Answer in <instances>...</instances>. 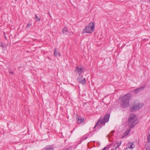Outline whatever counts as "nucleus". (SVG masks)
Returning <instances> with one entry per match:
<instances>
[{
    "label": "nucleus",
    "instance_id": "nucleus-1",
    "mask_svg": "<svg viewBox=\"0 0 150 150\" xmlns=\"http://www.w3.org/2000/svg\"><path fill=\"white\" fill-rule=\"evenodd\" d=\"M130 99V95L127 94L123 96L121 99L120 105L123 108H128L129 105Z\"/></svg>",
    "mask_w": 150,
    "mask_h": 150
},
{
    "label": "nucleus",
    "instance_id": "nucleus-2",
    "mask_svg": "<svg viewBox=\"0 0 150 150\" xmlns=\"http://www.w3.org/2000/svg\"><path fill=\"white\" fill-rule=\"evenodd\" d=\"M137 120L136 116L133 114H131L128 119L129 126L130 128L134 126L137 123H135Z\"/></svg>",
    "mask_w": 150,
    "mask_h": 150
},
{
    "label": "nucleus",
    "instance_id": "nucleus-3",
    "mask_svg": "<svg viewBox=\"0 0 150 150\" xmlns=\"http://www.w3.org/2000/svg\"><path fill=\"white\" fill-rule=\"evenodd\" d=\"M95 25V23L93 22L90 23L83 29V32L89 33H92L94 30Z\"/></svg>",
    "mask_w": 150,
    "mask_h": 150
},
{
    "label": "nucleus",
    "instance_id": "nucleus-4",
    "mask_svg": "<svg viewBox=\"0 0 150 150\" xmlns=\"http://www.w3.org/2000/svg\"><path fill=\"white\" fill-rule=\"evenodd\" d=\"M143 106V103H139L138 100L134 101L133 106L130 108L131 112H134L139 110Z\"/></svg>",
    "mask_w": 150,
    "mask_h": 150
},
{
    "label": "nucleus",
    "instance_id": "nucleus-5",
    "mask_svg": "<svg viewBox=\"0 0 150 150\" xmlns=\"http://www.w3.org/2000/svg\"><path fill=\"white\" fill-rule=\"evenodd\" d=\"M110 117V114H106L104 116L103 118H102V117H100V119H101L100 122V123L98 126V127H100L101 125H104L106 122H108Z\"/></svg>",
    "mask_w": 150,
    "mask_h": 150
},
{
    "label": "nucleus",
    "instance_id": "nucleus-6",
    "mask_svg": "<svg viewBox=\"0 0 150 150\" xmlns=\"http://www.w3.org/2000/svg\"><path fill=\"white\" fill-rule=\"evenodd\" d=\"M77 81L82 84H84L86 83L85 78H83L81 75H79V77L77 79Z\"/></svg>",
    "mask_w": 150,
    "mask_h": 150
},
{
    "label": "nucleus",
    "instance_id": "nucleus-7",
    "mask_svg": "<svg viewBox=\"0 0 150 150\" xmlns=\"http://www.w3.org/2000/svg\"><path fill=\"white\" fill-rule=\"evenodd\" d=\"M75 72H77L79 75H81L83 72V68L78 66L76 67V68L75 70Z\"/></svg>",
    "mask_w": 150,
    "mask_h": 150
},
{
    "label": "nucleus",
    "instance_id": "nucleus-8",
    "mask_svg": "<svg viewBox=\"0 0 150 150\" xmlns=\"http://www.w3.org/2000/svg\"><path fill=\"white\" fill-rule=\"evenodd\" d=\"M76 119L77 120V122L78 124L83 123L84 122V119L81 118L80 117H77L76 118Z\"/></svg>",
    "mask_w": 150,
    "mask_h": 150
},
{
    "label": "nucleus",
    "instance_id": "nucleus-9",
    "mask_svg": "<svg viewBox=\"0 0 150 150\" xmlns=\"http://www.w3.org/2000/svg\"><path fill=\"white\" fill-rule=\"evenodd\" d=\"M63 33L65 35H70V33L68 31V29L67 28H64L62 29Z\"/></svg>",
    "mask_w": 150,
    "mask_h": 150
},
{
    "label": "nucleus",
    "instance_id": "nucleus-10",
    "mask_svg": "<svg viewBox=\"0 0 150 150\" xmlns=\"http://www.w3.org/2000/svg\"><path fill=\"white\" fill-rule=\"evenodd\" d=\"M127 146L129 148H130L132 149L134 148V143L133 142H129L127 144Z\"/></svg>",
    "mask_w": 150,
    "mask_h": 150
},
{
    "label": "nucleus",
    "instance_id": "nucleus-11",
    "mask_svg": "<svg viewBox=\"0 0 150 150\" xmlns=\"http://www.w3.org/2000/svg\"><path fill=\"white\" fill-rule=\"evenodd\" d=\"M144 87H141L137 88L134 90V92L135 93H137L138 92L143 90Z\"/></svg>",
    "mask_w": 150,
    "mask_h": 150
},
{
    "label": "nucleus",
    "instance_id": "nucleus-12",
    "mask_svg": "<svg viewBox=\"0 0 150 150\" xmlns=\"http://www.w3.org/2000/svg\"><path fill=\"white\" fill-rule=\"evenodd\" d=\"M130 129L131 128H130L129 130H126L124 133V135L122 137V138H124L125 136H127L129 134L130 130Z\"/></svg>",
    "mask_w": 150,
    "mask_h": 150
},
{
    "label": "nucleus",
    "instance_id": "nucleus-13",
    "mask_svg": "<svg viewBox=\"0 0 150 150\" xmlns=\"http://www.w3.org/2000/svg\"><path fill=\"white\" fill-rule=\"evenodd\" d=\"M54 55L56 57L57 56H61V54L59 52H58L57 51V48H54Z\"/></svg>",
    "mask_w": 150,
    "mask_h": 150
},
{
    "label": "nucleus",
    "instance_id": "nucleus-14",
    "mask_svg": "<svg viewBox=\"0 0 150 150\" xmlns=\"http://www.w3.org/2000/svg\"><path fill=\"white\" fill-rule=\"evenodd\" d=\"M53 149L50 146H47L45 147L44 149V150H53Z\"/></svg>",
    "mask_w": 150,
    "mask_h": 150
},
{
    "label": "nucleus",
    "instance_id": "nucleus-15",
    "mask_svg": "<svg viewBox=\"0 0 150 150\" xmlns=\"http://www.w3.org/2000/svg\"><path fill=\"white\" fill-rule=\"evenodd\" d=\"M117 147V144H115L113 146V148L111 149V150H116Z\"/></svg>",
    "mask_w": 150,
    "mask_h": 150
},
{
    "label": "nucleus",
    "instance_id": "nucleus-16",
    "mask_svg": "<svg viewBox=\"0 0 150 150\" xmlns=\"http://www.w3.org/2000/svg\"><path fill=\"white\" fill-rule=\"evenodd\" d=\"M101 119H99L97 121L96 123V124L95 126L94 127L93 129L96 128V127L97 126V125H98V123L100 122V120H101Z\"/></svg>",
    "mask_w": 150,
    "mask_h": 150
},
{
    "label": "nucleus",
    "instance_id": "nucleus-17",
    "mask_svg": "<svg viewBox=\"0 0 150 150\" xmlns=\"http://www.w3.org/2000/svg\"><path fill=\"white\" fill-rule=\"evenodd\" d=\"M0 46L2 47H5V45L3 43V42H0Z\"/></svg>",
    "mask_w": 150,
    "mask_h": 150
},
{
    "label": "nucleus",
    "instance_id": "nucleus-18",
    "mask_svg": "<svg viewBox=\"0 0 150 150\" xmlns=\"http://www.w3.org/2000/svg\"><path fill=\"white\" fill-rule=\"evenodd\" d=\"M35 17L36 19V21H40V19L39 18L37 15H35Z\"/></svg>",
    "mask_w": 150,
    "mask_h": 150
},
{
    "label": "nucleus",
    "instance_id": "nucleus-19",
    "mask_svg": "<svg viewBox=\"0 0 150 150\" xmlns=\"http://www.w3.org/2000/svg\"><path fill=\"white\" fill-rule=\"evenodd\" d=\"M120 141V143L117 142V143L116 144H117V147H118V146H120L121 144L122 141Z\"/></svg>",
    "mask_w": 150,
    "mask_h": 150
},
{
    "label": "nucleus",
    "instance_id": "nucleus-20",
    "mask_svg": "<svg viewBox=\"0 0 150 150\" xmlns=\"http://www.w3.org/2000/svg\"><path fill=\"white\" fill-rule=\"evenodd\" d=\"M32 25V24H30V23H28V25H27V27H28V28H29L30 27V26H31Z\"/></svg>",
    "mask_w": 150,
    "mask_h": 150
},
{
    "label": "nucleus",
    "instance_id": "nucleus-21",
    "mask_svg": "<svg viewBox=\"0 0 150 150\" xmlns=\"http://www.w3.org/2000/svg\"><path fill=\"white\" fill-rule=\"evenodd\" d=\"M9 73L11 74H13L14 73V72L13 71H11V70H10L9 71Z\"/></svg>",
    "mask_w": 150,
    "mask_h": 150
},
{
    "label": "nucleus",
    "instance_id": "nucleus-22",
    "mask_svg": "<svg viewBox=\"0 0 150 150\" xmlns=\"http://www.w3.org/2000/svg\"><path fill=\"white\" fill-rule=\"evenodd\" d=\"M148 138L149 140H150V134H149L148 136Z\"/></svg>",
    "mask_w": 150,
    "mask_h": 150
},
{
    "label": "nucleus",
    "instance_id": "nucleus-23",
    "mask_svg": "<svg viewBox=\"0 0 150 150\" xmlns=\"http://www.w3.org/2000/svg\"><path fill=\"white\" fill-rule=\"evenodd\" d=\"M107 148V147H105L102 150H105Z\"/></svg>",
    "mask_w": 150,
    "mask_h": 150
},
{
    "label": "nucleus",
    "instance_id": "nucleus-24",
    "mask_svg": "<svg viewBox=\"0 0 150 150\" xmlns=\"http://www.w3.org/2000/svg\"><path fill=\"white\" fill-rule=\"evenodd\" d=\"M4 37H5V39L6 40H7V37H6V35H4Z\"/></svg>",
    "mask_w": 150,
    "mask_h": 150
},
{
    "label": "nucleus",
    "instance_id": "nucleus-25",
    "mask_svg": "<svg viewBox=\"0 0 150 150\" xmlns=\"http://www.w3.org/2000/svg\"><path fill=\"white\" fill-rule=\"evenodd\" d=\"M75 129L74 128V130H73V131H71V133H72V132H73V131H74V130Z\"/></svg>",
    "mask_w": 150,
    "mask_h": 150
},
{
    "label": "nucleus",
    "instance_id": "nucleus-26",
    "mask_svg": "<svg viewBox=\"0 0 150 150\" xmlns=\"http://www.w3.org/2000/svg\"><path fill=\"white\" fill-rule=\"evenodd\" d=\"M114 132H115V131H112V133H114Z\"/></svg>",
    "mask_w": 150,
    "mask_h": 150
},
{
    "label": "nucleus",
    "instance_id": "nucleus-27",
    "mask_svg": "<svg viewBox=\"0 0 150 150\" xmlns=\"http://www.w3.org/2000/svg\"><path fill=\"white\" fill-rule=\"evenodd\" d=\"M4 35H5V33L4 32Z\"/></svg>",
    "mask_w": 150,
    "mask_h": 150
},
{
    "label": "nucleus",
    "instance_id": "nucleus-28",
    "mask_svg": "<svg viewBox=\"0 0 150 150\" xmlns=\"http://www.w3.org/2000/svg\"><path fill=\"white\" fill-rule=\"evenodd\" d=\"M87 137H86V138H85V139H87Z\"/></svg>",
    "mask_w": 150,
    "mask_h": 150
},
{
    "label": "nucleus",
    "instance_id": "nucleus-29",
    "mask_svg": "<svg viewBox=\"0 0 150 150\" xmlns=\"http://www.w3.org/2000/svg\"><path fill=\"white\" fill-rule=\"evenodd\" d=\"M15 0V1H17V0Z\"/></svg>",
    "mask_w": 150,
    "mask_h": 150
},
{
    "label": "nucleus",
    "instance_id": "nucleus-30",
    "mask_svg": "<svg viewBox=\"0 0 150 150\" xmlns=\"http://www.w3.org/2000/svg\"><path fill=\"white\" fill-rule=\"evenodd\" d=\"M149 0L150 1V0Z\"/></svg>",
    "mask_w": 150,
    "mask_h": 150
},
{
    "label": "nucleus",
    "instance_id": "nucleus-31",
    "mask_svg": "<svg viewBox=\"0 0 150 150\" xmlns=\"http://www.w3.org/2000/svg\"><path fill=\"white\" fill-rule=\"evenodd\" d=\"M149 150H150V149H149Z\"/></svg>",
    "mask_w": 150,
    "mask_h": 150
}]
</instances>
